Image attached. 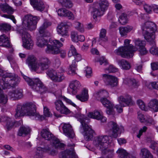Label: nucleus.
I'll return each instance as SVG.
<instances>
[{
  "mask_svg": "<svg viewBox=\"0 0 158 158\" xmlns=\"http://www.w3.org/2000/svg\"><path fill=\"white\" fill-rule=\"evenodd\" d=\"M142 34L145 39L152 45L150 49V52L158 56V48L155 45V33L156 31V24L152 22L148 21L141 26Z\"/></svg>",
  "mask_w": 158,
  "mask_h": 158,
  "instance_id": "nucleus-1",
  "label": "nucleus"
},
{
  "mask_svg": "<svg viewBox=\"0 0 158 158\" xmlns=\"http://www.w3.org/2000/svg\"><path fill=\"white\" fill-rule=\"evenodd\" d=\"M131 40L126 39L124 41V46L118 48L115 50L114 52L118 55L122 57L128 58L132 57L134 55V53L136 52L138 49L145 46L146 42L145 41L141 40L139 39H135L134 42L135 46L130 44Z\"/></svg>",
  "mask_w": 158,
  "mask_h": 158,
  "instance_id": "nucleus-2",
  "label": "nucleus"
},
{
  "mask_svg": "<svg viewBox=\"0 0 158 158\" xmlns=\"http://www.w3.org/2000/svg\"><path fill=\"white\" fill-rule=\"evenodd\" d=\"M15 117L17 118L24 115L33 116L37 120H42L43 117L36 112V106L32 103L19 104L15 109Z\"/></svg>",
  "mask_w": 158,
  "mask_h": 158,
  "instance_id": "nucleus-3",
  "label": "nucleus"
},
{
  "mask_svg": "<svg viewBox=\"0 0 158 158\" xmlns=\"http://www.w3.org/2000/svg\"><path fill=\"white\" fill-rule=\"evenodd\" d=\"M36 58L33 55L29 56L26 60V63L33 70L38 73H41L48 69L51 62L46 57H42L36 62Z\"/></svg>",
  "mask_w": 158,
  "mask_h": 158,
  "instance_id": "nucleus-4",
  "label": "nucleus"
},
{
  "mask_svg": "<svg viewBox=\"0 0 158 158\" xmlns=\"http://www.w3.org/2000/svg\"><path fill=\"white\" fill-rule=\"evenodd\" d=\"M74 116L78 118V120L81 123L80 131L84 135L85 139L87 141L91 140L94 136V131L91 126L88 125L89 119L84 115H81L78 112L74 114Z\"/></svg>",
  "mask_w": 158,
  "mask_h": 158,
  "instance_id": "nucleus-5",
  "label": "nucleus"
},
{
  "mask_svg": "<svg viewBox=\"0 0 158 158\" xmlns=\"http://www.w3.org/2000/svg\"><path fill=\"white\" fill-rule=\"evenodd\" d=\"M40 135L45 140H52V144L55 148L62 149L64 148V144L61 143L58 139L54 137L48 128L43 129L41 131Z\"/></svg>",
  "mask_w": 158,
  "mask_h": 158,
  "instance_id": "nucleus-6",
  "label": "nucleus"
},
{
  "mask_svg": "<svg viewBox=\"0 0 158 158\" xmlns=\"http://www.w3.org/2000/svg\"><path fill=\"white\" fill-rule=\"evenodd\" d=\"M22 76L25 81L35 91L42 93L46 90L43 83L39 78L32 79L24 75H22Z\"/></svg>",
  "mask_w": 158,
  "mask_h": 158,
  "instance_id": "nucleus-7",
  "label": "nucleus"
},
{
  "mask_svg": "<svg viewBox=\"0 0 158 158\" xmlns=\"http://www.w3.org/2000/svg\"><path fill=\"white\" fill-rule=\"evenodd\" d=\"M40 17L33 16L31 15H25L23 19V24L30 31L35 30L36 28V24Z\"/></svg>",
  "mask_w": 158,
  "mask_h": 158,
  "instance_id": "nucleus-8",
  "label": "nucleus"
},
{
  "mask_svg": "<svg viewBox=\"0 0 158 158\" xmlns=\"http://www.w3.org/2000/svg\"><path fill=\"white\" fill-rule=\"evenodd\" d=\"M118 101L120 105H117L115 107L119 113H121L123 111L122 107L126 106H130L133 105L135 103L132 100V97L130 95H127L125 98L123 96H120L118 98Z\"/></svg>",
  "mask_w": 158,
  "mask_h": 158,
  "instance_id": "nucleus-9",
  "label": "nucleus"
},
{
  "mask_svg": "<svg viewBox=\"0 0 158 158\" xmlns=\"http://www.w3.org/2000/svg\"><path fill=\"white\" fill-rule=\"evenodd\" d=\"M109 137L107 135L99 136L97 137L93 141L94 145L102 151L106 150L108 148L107 142Z\"/></svg>",
  "mask_w": 158,
  "mask_h": 158,
  "instance_id": "nucleus-10",
  "label": "nucleus"
},
{
  "mask_svg": "<svg viewBox=\"0 0 158 158\" xmlns=\"http://www.w3.org/2000/svg\"><path fill=\"white\" fill-rule=\"evenodd\" d=\"M67 149L60 154V158H77L74 151L75 144L72 143L71 140L69 141Z\"/></svg>",
  "mask_w": 158,
  "mask_h": 158,
  "instance_id": "nucleus-11",
  "label": "nucleus"
},
{
  "mask_svg": "<svg viewBox=\"0 0 158 158\" xmlns=\"http://www.w3.org/2000/svg\"><path fill=\"white\" fill-rule=\"evenodd\" d=\"M107 129L110 137L112 138L116 139L121 133L118 125L113 121H110L108 123Z\"/></svg>",
  "mask_w": 158,
  "mask_h": 158,
  "instance_id": "nucleus-12",
  "label": "nucleus"
},
{
  "mask_svg": "<svg viewBox=\"0 0 158 158\" xmlns=\"http://www.w3.org/2000/svg\"><path fill=\"white\" fill-rule=\"evenodd\" d=\"M51 44H48L45 50L47 53L57 54L59 53V48L63 46V44L58 40H52L50 42Z\"/></svg>",
  "mask_w": 158,
  "mask_h": 158,
  "instance_id": "nucleus-13",
  "label": "nucleus"
},
{
  "mask_svg": "<svg viewBox=\"0 0 158 158\" xmlns=\"http://www.w3.org/2000/svg\"><path fill=\"white\" fill-rule=\"evenodd\" d=\"M44 152L47 153L49 155L53 156L56 155L58 153L51 146H47L44 148L39 147L36 148L35 158H42L43 156V153Z\"/></svg>",
  "mask_w": 158,
  "mask_h": 158,
  "instance_id": "nucleus-14",
  "label": "nucleus"
},
{
  "mask_svg": "<svg viewBox=\"0 0 158 158\" xmlns=\"http://www.w3.org/2000/svg\"><path fill=\"white\" fill-rule=\"evenodd\" d=\"M72 26L69 22H61L57 27V32L62 36H68L69 35L68 27Z\"/></svg>",
  "mask_w": 158,
  "mask_h": 158,
  "instance_id": "nucleus-15",
  "label": "nucleus"
},
{
  "mask_svg": "<svg viewBox=\"0 0 158 158\" xmlns=\"http://www.w3.org/2000/svg\"><path fill=\"white\" fill-rule=\"evenodd\" d=\"M102 77L104 82L106 85L112 87L118 85V79L115 77L107 74H103Z\"/></svg>",
  "mask_w": 158,
  "mask_h": 158,
  "instance_id": "nucleus-16",
  "label": "nucleus"
},
{
  "mask_svg": "<svg viewBox=\"0 0 158 158\" xmlns=\"http://www.w3.org/2000/svg\"><path fill=\"white\" fill-rule=\"evenodd\" d=\"M22 39L23 46L24 48L28 49L32 48L33 45V42L31 38L30 35L28 32L24 31L22 33Z\"/></svg>",
  "mask_w": 158,
  "mask_h": 158,
  "instance_id": "nucleus-17",
  "label": "nucleus"
},
{
  "mask_svg": "<svg viewBox=\"0 0 158 158\" xmlns=\"http://www.w3.org/2000/svg\"><path fill=\"white\" fill-rule=\"evenodd\" d=\"M55 108L56 110L61 114H68L70 113V110L60 100H56L54 102Z\"/></svg>",
  "mask_w": 158,
  "mask_h": 158,
  "instance_id": "nucleus-18",
  "label": "nucleus"
},
{
  "mask_svg": "<svg viewBox=\"0 0 158 158\" xmlns=\"http://www.w3.org/2000/svg\"><path fill=\"white\" fill-rule=\"evenodd\" d=\"M105 12L98 6L93 7L91 11V15L95 22H98L99 18L103 15Z\"/></svg>",
  "mask_w": 158,
  "mask_h": 158,
  "instance_id": "nucleus-19",
  "label": "nucleus"
},
{
  "mask_svg": "<svg viewBox=\"0 0 158 158\" xmlns=\"http://www.w3.org/2000/svg\"><path fill=\"white\" fill-rule=\"evenodd\" d=\"M101 102L103 105L107 108V113L108 114H111L114 113V105L107 99L102 97L101 98Z\"/></svg>",
  "mask_w": 158,
  "mask_h": 158,
  "instance_id": "nucleus-20",
  "label": "nucleus"
},
{
  "mask_svg": "<svg viewBox=\"0 0 158 158\" xmlns=\"http://www.w3.org/2000/svg\"><path fill=\"white\" fill-rule=\"evenodd\" d=\"M62 128L63 132L66 136L71 138H73L74 137L75 134L70 124L64 123Z\"/></svg>",
  "mask_w": 158,
  "mask_h": 158,
  "instance_id": "nucleus-21",
  "label": "nucleus"
},
{
  "mask_svg": "<svg viewBox=\"0 0 158 158\" xmlns=\"http://www.w3.org/2000/svg\"><path fill=\"white\" fill-rule=\"evenodd\" d=\"M30 3L33 7L38 10L42 11L44 9V5L40 0H30Z\"/></svg>",
  "mask_w": 158,
  "mask_h": 158,
  "instance_id": "nucleus-22",
  "label": "nucleus"
},
{
  "mask_svg": "<svg viewBox=\"0 0 158 158\" xmlns=\"http://www.w3.org/2000/svg\"><path fill=\"white\" fill-rule=\"evenodd\" d=\"M80 86V83L79 81L77 80L72 81L69 84V90L73 94H75L77 93Z\"/></svg>",
  "mask_w": 158,
  "mask_h": 158,
  "instance_id": "nucleus-23",
  "label": "nucleus"
},
{
  "mask_svg": "<svg viewBox=\"0 0 158 158\" xmlns=\"http://www.w3.org/2000/svg\"><path fill=\"white\" fill-rule=\"evenodd\" d=\"M58 14L61 16L67 17L69 19L73 20L74 16L70 11L64 8L60 9L58 10Z\"/></svg>",
  "mask_w": 158,
  "mask_h": 158,
  "instance_id": "nucleus-24",
  "label": "nucleus"
},
{
  "mask_svg": "<svg viewBox=\"0 0 158 158\" xmlns=\"http://www.w3.org/2000/svg\"><path fill=\"white\" fill-rule=\"evenodd\" d=\"M8 95L14 100L19 99L23 97L22 90L21 89H16L10 92Z\"/></svg>",
  "mask_w": 158,
  "mask_h": 158,
  "instance_id": "nucleus-25",
  "label": "nucleus"
},
{
  "mask_svg": "<svg viewBox=\"0 0 158 158\" xmlns=\"http://www.w3.org/2000/svg\"><path fill=\"white\" fill-rule=\"evenodd\" d=\"M0 46L8 48L11 47L8 38L4 34L0 36Z\"/></svg>",
  "mask_w": 158,
  "mask_h": 158,
  "instance_id": "nucleus-26",
  "label": "nucleus"
},
{
  "mask_svg": "<svg viewBox=\"0 0 158 158\" xmlns=\"http://www.w3.org/2000/svg\"><path fill=\"white\" fill-rule=\"evenodd\" d=\"M45 36H45H43L42 35H40V34L39 33V35H38L37 37V41L36 43V44L38 46L42 48L47 44V40L43 37Z\"/></svg>",
  "mask_w": 158,
  "mask_h": 158,
  "instance_id": "nucleus-27",
  "label": "nucleus"
},
{
  "mask_svg": "<svg viewBox=\"0 0 158 158\" xmlns=\"http://www.w3.org/2000/svg\"><path fill=\"white\" fill-rule=\"evenodd\" d=\"M139 155L141 158H153V156L147 148H142L140 150Z\"/></svg>",
  "mask_w": 158,
  "mask_h": 158,
  "instance_id": "nucleus-28",
  "label": "nucleus"
},
{
  "mask_svg": "<svg viewBox=\"0 0 158 158\" xmlns=\"http://www.w3.org/2000/svg\"><path fill=\"white\" fill-rule=\"evenodd\" d=\"M76 98L82 102L87 101L89 98L88 90L85 89L84 90L81 94L77 95Z\"/></svg>",
  "mask_w": 158,
  "mask_h": 158,
  "instance_id": "nucleus-29",
  "label": "nucleus"
},
{
  "mask_svg": "<svg viewBox=\"0 0 158 158\" xmlns=\"http://www.w3.org/2000/svg\"><path fill=\"white\" fill-rule=\"evenodd\" d=\"M61 94V91L60 90L56 91L55 93V95L56 98H61L67 103L72 105L74 107H75L76 106V104L72 102L71 100L66 98L64 96H62Z\"/></svg>",
  "mask_w": 158,
  "mask_h": 158,
  "instance_id": "nucleus-30",
  "label": "nucleus"
},
{
  "mask_svg": "<svg viewBox=\"0 0 158 158\" xmlns=\"http://www.w3.org/2000/svg\"><path fill=\"white\" fill-rule=\"evenodd\" d=\"M132 29L133 27L129 25L124 27H120L119 29L121 35L124 37H126L127 33L130 32Z\"/></svg>",
  "mask_w": 158,
  "mask_h": 158,
  "instance_id": "nucleus-31",
  "label": "nucleus"
},
{
  "mask_svg": "<svg viewBox=\"0 0 158 158\" xmlns=\"http://www.w3.org/2000/svg\"><path fill=\"white\" fill-rule=\"evenodd\" d=\"M117 62L120 66L124 69L129 70L131 67L129 62L124 59L118 60Z\"/></svg>",
  "mask_w": 158,
  "mask_h": 158,
  "instance_id": "nucleus-32",
  "label": "nucleus"
},
{
  "mask_svg": "<svg viewBox=\"0 0 158 158\" xmlns=\"http://www.w3.org/2000/svg\"><path fill=\"white\" fill-rule=\"evenodd\" d=\"M51 23L50 22L46 20L43 24L40 27L39 29V32L40 35L42 36H45V30L48 27L51 25Z\"/></svg>",
  "mask_w": 158,
  "mask_h": 158,
  "instance_id": "nucleus-33",
  "label": "nucleus"
},
{
  "mask_svg": "<svg viewBox=\"0 0 158 158\" xmlns=\"http://www.w3.org/2000/svg\"><path fill=\"white\" fill-rule=\"evenodd\" d=\"M116 153L118 154V156L119 158H130V155L125 150L122 148H119Z\"/></svg>",
  "mask_w": 158,
  "mask_h": 158,
  "instance_id": "nucleus-34",
  "label": "nucleus"
},
{
  "mask_svg": "<svg viewBox=\"0 0 158 158\" xmlns=\"http://www.w3.org/2000/svg\"><path fill=\"white\" fill-rule=\"evenodd\" d=\"M109 5V3L107 0H100L98 6L105 12L107 10Z\"/></svg>",
  "mask_w": 158,
  "mask_h": 158,
  "instance_id": "nucleus-35",
  "label": "nucleus"
},
{
  "mask_svg": "<svg viewBox=\"0 0 158 158\" xmlns=\"http://www.w3.org/2000/svg\"><path fill=\"white\" fill-rule=\"evenodd\" d=\"M0 7L3 12H6L9 14H11L14 12V10L7 4H1Z\"/></svg>",
  "mask_w": 158,
  "mask_h": 158,
  "instance_id": "nucleus-36",
  "label": "nucleus"
},
{
  "mask_svg": "<svg viewBox=\"0 0 158 158\" xmlns=\"http://www.w3.org/2000/svg\"><path fill=\"white\" fill-rule=\"evenodd\" d=\"M148 106L155 112L158 111V100L153 99L150 101L148 105Z\"/></svg>",
  "mask_w": 158,
  "mask_h": 158,
  "instance_id": "nucleus-37",
  "label": "nucleus"
},
{
  "mask_svg": "<svg viewBox=\"0 0 158 158\" xmlns=\"http://www.w3.org/2000/svg\"><path fill=\"white\" fill-rule=\"evenodd\" d=\"M47 74L50 78L53 81H55L57 77L58 72L52 69L48 70L46 72Z\"/></svg>",
  "mask_w": 158,
  "mask_h": 158,
  "instance_id": "nucleus-38",
  "label": "nucleus"
},
{
  "mask_svg": "<svg viewBox=\"0 0 158 158\" xmlns=\"http://www.w3.org/2000/svg\"><path fill=\"white\" fill-rule=\"evenodd\" d=\"M102 114L100 112L95 111L93 112L89 113L88 116L89 117L99 120L101 119Z\"/></svg>",
  "mask_w": 158,
  "mask_h": 158,
  "instance_id": "nucleus-39",
  "label": "nucleus"
},
{
  "mask_svg": "<svg viewBox=\"0 0 158 158\" xmlns=\"http://www.w3.org/2000/svg\"><path fill=\"white\" fill-rule=\"evenodd\" d=\"M76 67V62L75 61H73L72 64L70 65L69 68L68 69V74L71 75H75L76 73L75 71Z\"/></svg>",
  "mask_w": 158,
  "mask_h": 158,
  "instance_id": "nucleus-40",
  "label": "nucleus"
},
{
  "mask_svg": "<svg viewBox=\"0 0 158 158\" xmlns=\"http://www.w3.org/2000/svg\"><path fill=\"white\" fill-rule=\"evenodd\" d=\"M123 82L127 84H131L135 88L137 87L139 85V82L134 79H126L124 80Z\"/></svg>",
  "mask_w": 158,
  "mask_h": 158,
  "instance_id": "nucleus-41",
  "label": "nucleus"
},
{
  "mask_svg": "<svg viewBox=\"0 0 158 158\" xmlns=\"http://www.w3.org/2000/svg\"><path fill=\"white\" fill-rule=\"evenodd\" d=\"M118 21L122 25H124L127 23L128 18L127 15L125 13H122L119 17Z\"/></svg>",
  "mask_w": 158,
  "mask_h": 158,
  "instance_id": "nucleus-42",
  "label": "nucleus"
},
{
  "mask_svg": "<svg viewBox=\"0 0 158 158\" xmlns=\"http://www.w3.org/2000/svg\"><path fill=\"white\" fill-rule=\"evenodd\" d=\"M30 132V129L29 127L22 126L20 127L18 133V135L19 136H22L23 135H27Z\"/></svg>",
  "mask_w": 158,
  "mask_h": 158,
  "instance_id": "nucleus-43",
  "label": "nucleus"
},
{
  "mask_svg": "<svg viewBox=\"0 0 158 158\" xmlns=\"http://www.w3.org/2000/svg\"><path fill=\"white\" fill-rule=\"evenodd\" d=\"M106 31L104 29H101L99 35V41L106 42L108 40L107 37L106 36Z\"/></svg>",
  "mask_w": 158,
  "mask_h": 158,
  "instance_id": "nucleus-44",
  "label": "nucleus"
},
{
  "mask_svg": "<svg viewBox=\"0 0 158 158\" xmlns=\"http://www.w3.org/2000/svg\"><path fill=\"white\" fill-rule=\"evenodd\" d=\"M11 26L7 23H3L0 24V30L2 31L6 32L10 30Z\"/></svg>",
  "mask_w": 158,
  "mask_h": 158,
  "instance_id": "nucleus-45",
  "label": "nucleus"
},
{
  "mask_svg": "<svg viewBox=\"0 0 158 158\" xmlns=\"http://www.w3.org/2000/svg\"><path fill=\"white\" fill-rule=\"evenodd\" d=\"M3 89H0V105H2L6 104L7 101V96L4 94L1 93V90Z\"/></svg>",
  "mask_w": 158,
  "mask_h": 158,
  "instance_id": "nucleus-46",
  "label": "nucleus"
},
{
  "mask_svg": "<svg viewBox=\"0 0 158 158\" xmlns=\"http://www.w3.org/2000/svg\"><path fill=\"white\" fill-rule=\"evenodd\" d=\"M63 6L70 8L72 6V4L70 0H59Z\"/></svg>",
  "mask_w": 158,
  "mask_h": 158,
  "instance_id": "nucleus-47",
  "label": "nucleus"
},
{
  "mask_svg": "<svg viewBox=\"0 0 158 158\" xmlns=\"http://www.w3.org/2000/svg\"><path fill=\"white\" fill-rule=\"evenodd\" d=\"M96 95L97 97H107L108 96V93L106 90H101L97 92Z\"/></svg>",
  "mask_w": 158,
  "mask_h": 158,
  "instance_id": "nucleus-48",
  "label": "nucleus"
},
{
  "mask_svg": "<svg viewBox=\"0 0 158 158\" xmlns=\"http://www.w3.org/2000/svg\"><path fill=\"white\" fill-rule=\"evenodd\" d=\"M65 78V77L63 73L58 72L57 77L56 79L55 82H60L64 80Z\"/></svg>",
  "mask_w": 158,
  "mask_h": 158,
  "instance_id": "nucleus-49",
  "label": "nucleus"
},
{
  "mask_svg": "<svg viewBox=\"0 0 158 158\" xmlns=\"http://www.w3.org/2000/svg\"><path fill=\"white\" fill-rule=\"evenodd\" d=\"M75 27L81 32H84V29L83 25L79 22H76L74 23Z\"/></svg>",
  "mask_w": 158,
  "mask_h": 158,
  "instance_id": "nucleus-50",
  "label": "nucleus"
},
{
  "mask_svg": "<svg viewBox=\"0 0 158 158\" xmlns=\"http://www.w3.org/2000/svg\"><path fill=\"white\" fill-rule=\"evenodd\" d=\"M137 104L139 107L142 110L144 111H147V109L144 103L141 100H137Z\"/></svg>",
  "mask_w": 158,
  "mask_h": 158,
  "instance_id": "nucleus-51",
  "label": "nucleus"
},
{
  "mask_svg": "<svg viewBox=\"0 0 158 158\" xmlns=\"http://www.w3.org/2000/svg\"><path fill=\"white\" fill-rule=\"evenodd\" d=\"M85 72V76L87 78H90L92 76V72L91 68L87 67H86Z\"/></svg>",
  "mask_w": 158,
  "mask_h": 158,
  "instance_id": "nucleus-52",
  "label": "nucleus"
},
{
  "mask_svg": "<svg viewBox=\"0 0 158 158\" xmlns=\"http://www.w3.org/2000/svg\"><path fill=\"white\" fill-rule=\"evenodd\" d=\"M77 52L75 47L73 45H71L70 46V49L69 51L68 56H71L72 55H75L77 54Z\"/></svg>",
  "mask_w": 158,
  "mask_h": 158,
  "instance_id": "nucleus-53",
  "label": "nucleus"
},
{
  "mask_svg": "<svg viewBox=\"0 0 158 158\" xmlns=\"http://www.w3.org/2000/svg\"><path fill=\"white\" fill-rule=\"evenodd\" d=\"M117 69L114 67L112 65H110L108 68L106 69L105 71L107 73H114L118 71Z\"/></svg>",
  "mask_w": 158,
  "mask_h": 158,
  "instance_id": "nucleus-54",
  "label": "nucleus"
},
{
  "mask_svg": "<svg viewBox=\"0 0 158 158\" xmlns=\"http://www.w3.org/2000/svg\"><path fill=\"white\" fill-rule=\"evenodd\" d=\"M78 35L75 31H72L71 33V37L72 40L74 42H77V37Z\"/></svg>",
  "mask_w": 158,
  "mask_h": 158,
  "instance_id": "nucleus-55",
  "label": "nucleus"
},
{
  "mask_svg": "<svg viewBox=\"0 0 158 158\" xmlns=\"http://www.w3.org/2000/svg\"><path fill=\"white\" fill-rule=\"evenodd\" d=\"M14 123L12 122L10 118H9L6 123V127L8 130H9L14 126Z\"/></svg>",
  "mask_w": 158,
  "mask_h": 158,
  "instance_id": "nucleus-56",
  "label": "nucleus"
},
{
  "mask_svg": "<svg viewBox=\"0 0 158 158\" xmlns=\"http://www.w3.org/2000/svg\"><path fill=\"white\" fill-rule=\"evenodd\" d=\"M139 49L140 55L143 56L147 54L148 53V51L145 47V46Z\"/></svg>",
  "mask_w": 158,
  "mask_h": 158,
  "instance_id": "nucleus-57",
  "label": "nucleus"
},
{
  "mask_svg": "<svg viewBox=\"0 0 158 158\" xmlns=\"http://www.w3.org/2000/svg\"><path fill=\"white\" fill-rule=\"evenodd\" d=\"M150 142L151 145L150 146V148L154 151L155 150L156 151L158 149L157 148V143L153 140H151Z\"/></svg>",
  "mask_w": 158,
  "mask_h": 158,
  "instance_id": "nucleus-58",
  "label": "nucleus"
},
{
  "mask_svg": "<svg viewBox=\"0 0 158 158\" xmlns=\"http://www.w3.org/2000/svg\"><path fill=\"white\" fill-rule=\"evenodd\" d=\"M1 16L2 17H4L7 19H9L12 20L14 23L16 24V21L15 19L14 16L13 15H9L3 14L1 15Z\"/></svg>",
  "mask_w": 158,
  "mask_h": 158,
  "instance_id": "nucleus-59",
  "label": "nucleus"
},
{
  "mask_svg": "<svg viewBox=\"0 0 158 158\" xmlns=\"http://www.w3.org/2000/svg\"><path fill=\"white\" fill-rule=\"evenodd\" d=\"M44 115L46 117H50L51 116V112L49 111V109L46 106H44Z\"/></svg>",
  "mask_w": 158,
  "mask_h": 158,
  "instance_id": "nucleus-60",
  "label": "nucleus"
},
{
  "mask_svg": "<svg viewBox=\"0 0 158 158\" xmlns=\"http://www.w3.org/2000/svg\"><path fill=\"white\" fill-rule=\"evenodd\" d=\"M143 7L144 10L148 13H150L152 11V6L145 4L144 5Z\"/></svg>",
  "mask_w": 158,
  "mask_h": 158,
  "instance_id": "nucleus-61",
  "label": "nucleus"
},
{
  "mask_svg": "<svg viewBox=\"0 0 158 158\" xmlns=\"http://www.w3.org/2000/svg\"><path fill=\"white\" fill-rule=\"evenodd\" d=\"M147 127L146 126H144L142 128H141L139 131V133L137 135V137L140 138L141 136L142 135L143 132H145L146 131L147 129Z\"/></svg>",
  "mask_w": 158,
  "mask_h": 158,
  "instance_id": "nucleus-62",
  "label": "nucleus"
},
{
  "mask_svg": "<svg viewBox=\"0 0 158 158\" xmlns=\"http://www.w3.org/2000/svg\"><path fill=\"white\" fill-rule=\"evenodd\" d=\"M152 69L153 70H158V62L152 63L151 64Z\"/></svg>",
  "mask_w": 158,
  "mask_h": 158,
  "instance_id": "nucleus-63",
  "label": "nucleus"
},
{
  "mask_svg": "<svg viewBox=\"0 0 158 158\" xmlns=\"http://www.w3.org/2000/svg\"><path fill=\"white\" fill-rule=\"evenodd\" d=\"M138 118L140 122L142 123L145 122V121L146 120L145 118L144 117V115L140 113L139 112L138 113Z\"/></svg>",
  "mask_w": 158,
  "mask_h": 158,
  "instance_id": "nucleus-64",
  "label": "nucleus"
}]
</instances>
